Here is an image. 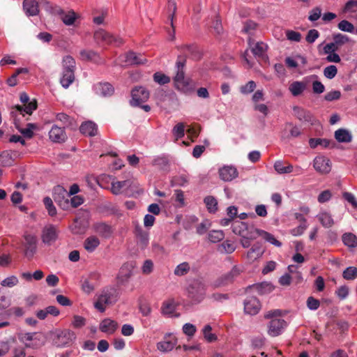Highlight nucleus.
I'll return each mask as SVG.
<instances>
[{"label": "nucleus", "mask_w": 357, "mask_h": 357, "mask_svg": "<svg viewBox=\"0 0 357 357\" xmlns=\"http://www.w3.org/2000/svg\"><path fill=\"white\" fill-rule=\"evenodd\" d=\"M118 300V293L114 289H103L96 295L94 307L100 312H104L107 305H112Z\"/></svg>", "instance_id": "f257e3e1"}, {"label": "nucleus", "mask_w": 357, "mask_h": 357, "mask_svg": "<svg viewBox=\"0 0 357 357\" xmlns=\"http://www.w3.org/2000/svg\"><path fill=\"white\" fill-rule=\"evenodd\" d=\"M75 61L71 56L63 59V71L60 78L61 86L68 89L75 80Z\"/></svg>", "instance_id": "f03ea898"}, {"label": "nucleus", "mask_w": 357, "mask_h": 357, "mask_svg": "<svg viewBox=\"0 0 357 357\" xmlns=\"http://www.w3.org/2000/svg\"><path fill=\"white\" fill-rule=\"evenodd\" d=\"M93 37L98 43L102 45L120 46L124 43L123 38L120 36L113 35L104 29H98L95 31Z\"/></svg>", "instance_id": "7ed1b4c3"}, {"label": "nucleus", "mask_w": 357, "mask_h": 357, "mask_svg": "<svg viewBox=\"0 0 357 357\" xmlns=\"http://www.w3.org/2000/svg\"><path fill=\"white\" fill-rule=\"evenodd\" d=\"M20 99L22 105H15L13 107V114L16 111L23 116L24 113L31 115L37 109V101L35 99L30 101L29 97L26 93H21Z\"/></svg>", "instance_id": "20e7f679"}, {"label": "nucleus", "mask_w": 357, "mask_h": 357, "mask_svg": "<svg viewBox=\"0 0 357 357\" xmlns=\"http://www.w3.org/2000/svg\"><path fill=\"white\" fill-rule=\"evenodd\" d=\"M23 239L24 254L27 258H32L37 248V236L34 234L25 231Z\"/></svg>", "instance_id": "39448f33"}, {"label": "nucleus", "mask_w": 357, "mask_h": 357, "mask_svg": "<svg viewBox=\"0 0 357 357\" xmlns=\"http://www.w3.org/2000/svg\"><path fill=\"white\" fill-rule=\"evenodd\" d=\"M53 198L63 210H68L70 208L68 193L62 186L58 185L54 188Z\"/></svg>", "instance_id": "423d86ee"}, {"label": "nucleus", "mask_w": 357, "mask_h": 357, "mask_svg": "<svg viewBox=\"0 0 357 357\" xmlns=\"http://www.w3.org/2000/svg\"><path fill=\"white\" fill-rule=\"evenodd\" d=\"M188 291L189 297L195 302H200L206 293L204 285L199 282L192 283Z\"/></svg>", "instance_id": "0eeeda50"}, {"label": "nucleus", "mask_w": 357, "mask_h": 357, "mask_svg": "<svg viewBox=\"0 0 357 357\" xmlns=\"http://www.w3.org/2000/svg\"><path fill=\"white\" fill-rule=\"evenodd\" d=\"M314 169L321 174H327L331 171V162L326 156L318 155L313 160Z\"/></svg>", "instance_id": "6e6552de"}, {"label": "nucleus", "mask_w": 357, "mask_h": 357, "mask_svg": "<svg viewBox=\"0 0 357 357\" xmlns=\"http://www.w3.org/2000/svg\"><path fill=\"white\" fill-rule=\"evenodd\" d=\"M100 275L98 273H91L82 284V290L86 294H91L99 284Z\"/></svg>", "instance_id": "1a4fd4ad"}, {"label": "nucleus", "mask_w": 357, "mask_h": 357, "mask_svg": "<svg viewBox=\"0 0 357 357\" xmlns=\"http://www.w3.org/2000/svg\"><path fill=\"white\" fill-rule=\"evenodd\" d=\"M149 98V92L144 87H135L132 91L131 105L139 106Z\"/></svg>", "instance_id": "9d476101"}, {"label": "nucleus", "mask_w": 357, "mask_h": 357, "mask_svg": "<svg viewBox=\"0 0 357 357\" xmlns=\"http://www.w3.org/2000/svg\"><path fill=\"white\" fill-rule=\"evenodd\" d=\"M294 115L301 121L306 122L314 125L317 122V119L313 114L308 110L303 107L295 106L293 108Z\"/></svg>", "instance_id": "9b49d317"}, {"label": "nucleus", "mask_w": 357, "mask_h": 357, "mask_svg": "<svg viewBox=\"0 0 357 357\" xmlns=\"http://www.w3.org/2000/svg\"><path fill=\"white\" fill-rule=\"evenodd\" d=\"M286 326L287 323L284 319H273L268 324L267 333L271 337L278 336Z\"/></svg>", "instance_id": "f8f14e48"}, {"label": "nucleus", "mask_w": 357, "mask_h": 357, "mask_svg": "<svg viewBox=\"0 0 357 357\" xmlns=\"http://www.w3.org/2000/svg\"><path fill=\"white\" fill-rule=\"evenodd\" d=\"M261 303L256 297H248L244 301V311L248 314H257L261 310Z\"/></svg>", "instance_id": "ddd939ff"}, {"label": "nucleus", "mask_w": 357, "mask_h": 357, "mask_svg": "<svg viewBox=\"0 0 357 357\" xmlns=\"http://www.w3.org/2000/svg\"><path fill=\"white\" fill-rule=\"evenodd\" d=\"M241 272V270L239 267L234 266L229 273L221 276L215 281V286L222 287L232 282L234 279L240 275Z\"/></svg>", "instance_id": "4468645a"}, {"label": "nucleus", "mask_w": 357, "mask_h": 357, "mask_svg": "<svg viewBox=\"0 0 357 357\" xmlns=\"http://www.w3.org/2000/svg\"><path fill=\"white\" fill-rule=\"evenodd\" d=\"M58 236V231L55 226L49 225L44 227L42 234V240L44 243L52 244Z\"/></svg>", "instance_id": "2eb2a0df"}, {"label": "nucleus", "mask_w": 357, "mask_h": 357, "mask_svg": "<svg viewBox=\"0 0 357 357\" xmlns=\"http://www.w3.org/2000/svg\"><path fill=\"white\" fill-rule=\"evenodd\" d=\"M22 6L27 16H36L39 14V3L36 0H24Z\"/></svg>", "instance_id": "dca6fc26"}, {"label": "nucleus", "mask_w": 357, "mask_h": 357, "mask_svg": "<svg viewBox=\"0 0 357 357\" xmlns=\"http://www.w3.org/2000/svg\"><path fill=\"white\" fill-rule=\"evenodd\" d=\"M118 326L119 324L116 321L106 318L100 322L99 329L102 333L112 335L117 330Z\"/></svg>", "instance_id": "f3484780"}, {"label": "nucleus", "mask_w": 357, "mask_h": 357, "mask_svg": "<svg viewBox=\"0 0 357 357\" xmlns=\"http://www.w3.org/2000/svg\"><path fill=\"white\" fill-rule=\"evenodd\" d=\"M219 175L222 180L231 181L238 176V172L234 167L224 166L219 169Z\"/></svg>", "instance_id": "a211bd4d"}, {"label": "nucleus", "mask_w": 357, "mask_h": 357, "mask_svg": "<svg viewBox=\"0 0 357 357\" xmlns=\"http://www.w3.org/2000/svg\"><path fill=\"white\" fill-rule=\"evenodd\" d=\"M252 227L248 225L242 221L236 220L232 224V231L234 234L241 236L248 235Z\"/></svg>", "instance_id": "6ab92c4d"}, {"label": "nucleus", "mask_w": 357, "mask_h": 357, "mask_svg": "<svg viewBox=\"0 0 357 357\" xmlns=\"http://www.w3.org/2000/svg\"><path fill=\"white\" fill-rule=\"evenodd\" d=\"M49 137L54 142H61L66 139V133L63 128L54 126L49 132Z\"/></svg>", "instance_id": "aec40b11"}, {"label": "nucleus", "mask_w": 357, "mask_h": 357, "mask_svg": "<svg viewBox=\"0 0 357 357\" xmlns=\"http://www.w3.org/2000/svg\"><path fill=\"white\" fill-rule=\"evenodd\" d=\"M60 19L67 26L74 25L76 20L79 18V15L73 10L64 11L59 13Z\"/></svg>", "instance_id": "412c9836"}, {"label": "nucleus", "mask_w": 357, "mask_h": 357, "mask_svg": "<svg viewBox=\"0 0 357 357\" xmlns=\"http://www.w3.org/2000/svg\"><path fill=\"white\" fill-rule=\"evenodd\" d=\"M306 88L307 84L301 81H294L289 85V91L293 96H301Z\"/></svg>", "instance_id": "4be33fe9"}, {"label": "nucleus", "mask_w": 357, "mask_h": 357, "mask_svg": "<svg viewBox=\"0 0 357 357\" xmlns=\"http://www.w3.org/2000/svg\"><path fill=\"white\" fill-rule=\"evenodd\" d=\"M95 90L97 94L102 96H109L114 91L112 85L108 82L98 83L95 86Z\"/></svg>", "instance_id": "5701e85b"}, {"label": "nucleus", "mask_w": 357, "mask_h": 357, "mask_svg": "<svg viewBox=\"0 0 357 357\" xmlns=\"http://www.w3.org/2000/svg\"><path fill=\"white\" fill-rule=\"evenodd\" d=\"M79 130L82 134L91 137L95 136L98 133V127L92 121H86L82 123Z\"/></svg>", "instance_id": "b1692460"}, {"label": "nucleus", "mask_w": 357, "mask_h": 357, "mask_svg": "<svg viewBox=\"0 0 357 357\" xmlns=\"http://www.w3.org/2000/svg\"><path fill=\"white\" fill-rule=\"evenodd\" d=\"M317 218L324 227L330 228L335 224L332 215L326 211H321Z\"/></svg>", "instance_id": "393cba45"}, {"label": "nucleus", "mask_w": 357, "mask_h": 357, "mask_svg": "<svg viewBox=\"0 0 357 357\" xmlns=\"http://www.w3.org/2000/svg\"><path fill=\"white\" fill-rule=\"evenodd\" d=\"M264 253L261 246L258 244H254L247 252V259L250 261H254L260 258Z\"/></svg>", "instance_id": "a878e982"}, {"label": "nucleus", "mask_w": 357, "mask_h": 357, "mask_svg": "<svg viewBox=\"0 0 357 357\" xmlns=\"http://www.w3.org/2000/svg\"><path fill=\"white\" fill-rule=\"evenodd\" d=\"M335 139L342 143H349L352 140V135L344 128H340L335 132Z\"/></svg>", "instance_id": "bb28decb"}, {"label": "nucleus", "mask_w": 357, "mask_h": 357, "mask_svg": "<svg viewBox=\"0 0 357 357\" xmlns=\"http://www.w3.org/2000/svg\"><path fill=\"white\" fill-rule=\"evenodd\" d=\"M249 45L251 47V51L256 57L263 58L265 52L267 50L268 46L262 42H258L252 47L250 40H249Z\"/></svg>", "instance_id": "cd10ccee"}, {"label": "nucleus", "mask_w": 357, "mask_h": 357, "mask_svg": "<svg viewBox=\"0 0 357 357\" xmlns=\"http://www.w3.org/2000/svg\"><path fill=\"white\" fill-rule=\"evenodd\" d=\"M275 170L280 174H289L294 172V169L293 165L287 162L276 161L274 164Z\"/></svg>", "instance_id": "c85d7f7f"}, {"label": "nucleus", "mask_w": 357, "mask_h": 357, "mask_svg": "<svg viewBox=\"0 0 357 357\" xmlns=\"http://www.w3.org/2000/svg\"><path fill=\"white\" fill-rule=\"evenodd\" d=\"M257 232V236L261 237L263 239H264L266 241L274 245L277 247H280L282 245L281 242H280L278 240H277L274 236L264 230L256 229Z\"/></svg>", "instance_id": "c756f323"}, {"label": "nucleus", "mask_w": 357, "mask_h": 357, "mask_svg": "<svg viewBox=\"0 0 357 357\" xmlns=\"http://www.w3.org/2000/svg\"><path fill=\"white\" fill-rule=\"evenodd\" d=\"M100 242L98 237L91 236L86 238L84 243V248L87 252H93L100 245Z\"/></svg>", "instance_id": "7c9ffc66"}, {"label": "nucleus", "mask_w": 357, "mask_h": 357, "mask_svg": "<svg viewBox=\"0 0 357 357\" xmlns=\"http://www.w3.org/2000/svg\"><path fill=\"white\" fill-rule=\"evenodd\" d=\"M342 241L344 245L349 248H356L357 247V236L353 233H344L342 236Z\"/></svg>", "instance_id": "2f4dec72"}, {"label": "nucleus", "mask_w": 357, "mask_h": 357, "mask_svg": "<svg viewBox=\"0 0 357 357\" xmlns=\"http://www.w3.org/2000/svg\"><path fill=\"white\" fill-rule=\"evenodd\" d=\"M95 231L103 237H109L112 233V227L105 223H98L94 225Z\"/></svg>", "instance_id": "473e14b6"}, {"label": "nucleus", "mask_w": 357, "mask_h": 357, "mask_svg": "<svg viewBox=\"0 0 357 357\" xmlns=\"http://www.w3.org/2000/svg\"><path fill=\"white\" fill-rule=\"evenodd\" d=\"M132 275L131 270L128 268V266H123L120 271L119 273V275L117 276V280L118 283L120 284H123L125 282H126L128 279L130 278Z\"/></svg>", "instance_id": "72a5a7b5"}, {"label": "nucleus", "mask_w": 357, "mask_h": 357, "mask_svg": "<svg viewBox=\"0 0 357 357\" xmlns=\"http://www.w3.org/2000/svg\"><path fill=\"white\" fill-rule=\"evenodd\" d=\"M130 181H115L114 180L112 182V186L110 188V191L114 195H119L122 192V189L125 187L130 185Z\"/></svg>", "instance_id": "f704fd0d"}, {"label": "nucleus", "mask_w": 357, "mask_h": 357, "mask_svg": "<svg viewBox=\"0 0 357 357\" xmlns=\"http://www.w3.org/2000/svg\"><path fill=\"white\" fill-rule=\"evenodd\" d=\"M180 82L181 85H182L183 86H181L179 85H175L176 88L178 90L181 91L184 93H189L194 91L195 85L192 80H191L190 79L185 78L183 79V80L180 81Z\"/></svg>", "instance_id": "c9c22d12"}, {"label": "nucleus", "mask_w": 357, "mask_h": 357, "mask_svg": "<svg viewBox=\"0 0 357 357\" xmlns=\"http://www.w3.org/2000/svg\"><path fill=\"white\" fill-rule=\"evenodd\" d=\"M257 238L256 228L252 227L248 235L241 236V244L243 248H247L251 245V241Z\"/></svg>", "instance_id": "e433bc0d"}, {"label": "nucleus", "mask_w": 357, "mask_h": 357, "mask_svg": "<svg viewBox=\"0 0 357 357\" xmlns=\"http://www.w3.org/2000/svg\"><path fill=\"white\" fill-rule=\"evenodd\" d=\"M114 180V178L110 175L102 174L98 178L97 181L101 188L109 190Z\"/></svg>", "instance_id": "4c0bfd02"}, {"label": "nucleus", "mask_w": 357, "mask_h": 357, "mask_svg": "<svg viewBox=\"0 0 357 357\" xmlns=\"http://www.w3.org/2000/svg\"><path fill=\"white\" fill-rule=\"evenodd\" d=\"M176 345L174 340L161 341L158 343L157 348L160 351L167 352L172 351Z\"/></svg>", "instance_id": "58836bf2"}, {"label": "nucleus", "mask_w": 357, "mask_h": 357, "mask_svg": "<svg viewBox=\"0 0 357 357\" xmlns=\"http://www.w3.org/2000/svg\"><path fill=\"white\" fill-rule=\"evenodd\" d=\"M343 13L348 14L349 16H353V14L357 13V0H349L348 1L343 9Z\"/></svg>", "instance_id": "ea45409f"}, {"label": "nucleus", "mask_w": 357, "mask_h": 357, "mask_svg": "<svg viewBox=\"0 0 357 357\" xmlns=\"http://www.w3.org/2000/svg\"><path fill=\"white\" fill-rule=\"evenodd\" d=\"M177 10L176 3L175 0H168L167 1V13L168 20H170L171 26L173 27V20Z\"/></svg>", "instance_id": "a19ab883"}, {"label": "nucleus", "mask_w": 357, "mask_h": 357, "mask_svg": "<svg viewBox=\"0 0 357 357\" xmlns=\"http://www.w3.org/2000/svg\"><path fill=\"white\" fill-rule=\"evenodd\" d=\"M176 308L175 301L173 299H169L165 301L162 306V312L164 314H172Z\"/></svg>", "instance_id": "79ce46f5"}, {"label": "nucleus", "mask_w": 357, "mask_h": 357, "mask_svg": "<svg viewBox=\"0 0 357 357\" xmlns=\"http://www.w3.org/2000/svg\"><path fill=\"white\" fill-rule=\"evenodd\" d=\"M125 63L126 65H133V64H140L142 63L143 61L141 59H139L137 55L132 52H130L125 55Z\"/></svg>", "instance_id": "37998d69"}, {"label": "nucleus", "mask_w": 357, "mask_h": 357, "mask_svg": "<svg viewBox=\"0 0 357 357\" xmlns=\"http://www.w3.org/2000/svg\"><path fill=\"white\" fill-rule=\"evenodd\" d=\"M29 70L27 68H22L16 70L15 73L7 79V83L10 86H15L17 84V77L21 74H28Z\"/></svg>", "instance_id": "c03bdc74"}, {"label": "nucleus", "mask_w": 357, "mask_h": 357, "mask_svg": "<svg viewBox=\"0 0 357 357\" xmlns=\"http://www.w3.org/2000/svg\"><path fill=\"white\" fill-rule=\"evenodd\" d=\"M38 129L37 124L28 123L25 128L19 129V131L26 138H32L33 136V130Z\"/></svg>", "instance_id": "a18cd8bd"}, {"label": "nucleus", "mask_w": 357, "mask_h": 357, "mask_svg": "<svg viewBox=\"0 0 357 357\" xmlns=\"http://www.w3.org/2000/svg\"><path fill=\"white\" fill-rule=\"evenodd\" d=\"M204 203L211 213H215L217 209L218 202L217 200L211 196H208L204 199Z\"/></svg>", "instance_id": "49530a36"}, {"label": "nucleus", "mask_w": 357, "mask_h": 357, "mask_svg": "<svg viewBox=\"0 0 357 357\" xmlns=\"http://www.w3.org/2000/svg\"><path fill=\"white\" fill-rule=\"evenodd\" d=\"M190 268V266L188 262H183L176 267L174 274L178 276L184 275L189 272Z\"/></svg>", "instance_id": "de8ad7c7"}, {"label": "nucleus", "mask_w": 357, "mask_h": 357, "mask_svg": "<svg viewBox=\"0 0 357 357\" xmlns=\"http://www.w3.org/2000/svg\"><path fill=\"white\" fill-rule=\"evenodd\" d=\"M342 276L347 280L356 279L357 278V268L354 266L348 267L343 271Z\"/></svg>", "instance_id": "09e8293b"}, {"label": "nucleus", "mask_w": 357, "mask_h": 357, "mask_svg": "<svg viewBox=\"0 0 357 357\" xmlns=\"http://www.w3.org/2000/svg\"><path fill=\"white\" fill-rule=\"evenodd\" d=\"M333 41L339 48L340 46L351 42V40L346 35L337 33L333 36Z\"/></svg>", "instance_id": "8fccbe9b"}, {"label": "nucleus", "mask_w": 357, "mask_h": 357, "mask_svg": "<svg viewBox=\"0 0 357 357\" xmlns=\"http://www.w3.org/2000/svg\"><path fill=\"white\" fill-rule=\"evenodd\" d=\"M153 80L156 83L163 85L169 83L170 82V78L160 72H157L153 75Z\"/></svg>", "instance_id": "3c124183"}, {"label": "nucleus", "mask_w": 357, "mask_h": 357, "mask_svg": "<svg viewBox=\"0 0 357 357\" xmlns=\"http://www.w3.org/2000/svg\"><path fill=\"white\" fill-rule=\"evenodd\" d=\"M43 202L46 209L48 211L49 215L51 216L55 215L56 214V209L53 204L52 199L48 197H46L43 199Z\"/></svg>", "instance_id": "603ef678"}, {"label": "nucleus", "mask_w": 357, "mask_h": 357, "mask_svg": "<svg viewBox=\"0 0 357 357\" xmlns=\"http://www.w3.org/2000/svg\"><path fill=\"white\" fill-rule=\"evenodd\" d=\"M224 238L222 231L213 230L208 234V239L212 243H218Z\"/></svg>", "instance_id": "864d4df0"}, {"label": "nucleus", "mask_w": 357, "mask_h": 357, "mask_svg": "<svg viewBox=\"0 0 357 357\" xmlns=\"http://www.w3.org/2000/svg\"><path fill=\"white\" fill-rule=\"evenodd\" d=\"M337 27L342 31L352 33L354 31V26L353 24L346 20L340 21L337 25Z\"/></svg>", "instance_id": "5fc2aeb1"}, {"label": "nucleus", "mask_w": 357, "mask_h": 357, "mask_svg": "<svg viewBox=\"0 0 357 357\" xmlns=\"http://www.w3.org/2000/svg\"><path fill=\"white\" fill-rule=\"evenodd\" d=\"M212 328L210 325H206L203 328L204 338L208 342H212L217 340V336L211 333Z\"/></svg>", "instance_id": "6e6d98bb"}, {"label": "nucleus", "mask_w": 357, "mask_h": 357, "mask_svg": "<svg viewBox=\"0 0 357 357\" xmlns=\"http://www.w3.org/2000/svg\"><path fill=\"white\" fill-rule=\"evenodd\" d=\"M18 282V278L15 275H12L2 280L1 282V285L3 287H13L17 285Z\"/></svg>", "instance_id": "4d7b16f0"}, {"label": "nucleus", "mask_w": 357, "mask_h": 357, "mask_svg": "<svg viewBox=\"0 0 357 357\" xmlns=\"http://www.w3.org/2000/svg\"><path fill=\"white\" fill-rule=\"evenodd\" d=\"M337 73V68L335 66L331 65L326 67L324 70V75L328 79L334 78Z\"/></svg>", "instance_id": "13d9d810"}, {"label": "nucleus", "mask_w": 357, "mask_h": 357, "mask_svg": "<svg viewBox=\"0 0 357 357\" xmlns=\"http://www.w3.org/2000/svg\"><path fill=\"white\" fill-rule=\"evenodd\" d=\"M256 88V83L251 80L245 85L241 86L240 91L243 94H249L254 91Z\"/></svg>", "instance_id": "bf43d9fd"}, {"label": "nucleus", "mask_w": 357, "mask_h": 357, "mask_svg": "<svg viewBox=\"0 0 357 357\" xmlns=\"http://www.w3.org/2000/svg\"><path fill=\"white\" fill-rule=\"evenodd\" d=\"M286 36L289 40L294 42H300L301 40V34L293 30H287L286 31Z\"/></svg>", "instance_id": "052dcab7"}, {"label": "nucleus", "mask_w": 357, "mask_h": 357, "mask_svg": "<svg viewBox=\"0 0 357 357\" xmlns=\"http://www.w3.org/2000/svg\"><path fill=\"white\" fill-rule=\"evenodd\" d=\"M1 162L4 166H10L13 163V160L8 152H3L0 155Z\"/></svg>", "instance_id": "680f3d73"}, {"label": "nucleus", "mask_w": 357, "mask_h": 357, "mask_svg": "<svg viewBox=\"0 0 357 357\" xmlns=\"http://www.w3.org/2000/svg\"><path fill=\"white\" fill-rule=\"evenodd\" d=\"M282 315V312L280 310H272L266 312L264 317L266 319H279L278 317H281Z\"/></svg>", "instance_id": "e2e57ef3"}, {"label": "nucleus", "mask_w": 357, "mask_h": 357, "mask_svg": "<svg viewBox=\"0 0 357 357\" xmlns=\"http://www.w3.org/2000/svg\"><path fill=\"white\" fill-rule=\"evenodd\" d=\"M72 324L74 328H82L86 324V319L82 316L75 315Z\"/></svg>", "instance_id": "0e129e2a"}, {"label": "nucleus", "mask_w": 357, "mask_h": 357, "mask_svg": "<svg viewBox=\"0 0 357 357\" xmlns=\"http://www.w3.org/2000/svg\"><path fill=\"white\" fill-rule=\"evenodd\" d=\"M321 15V9L319 7L314 8L310 13L308 19L311 22L317 21Z\"/></svg>", "instance_id": "69168bd1"}, {"label": "nucleus", "mask_w": 357, "mask_h": 357, "mask_svg": "<svg viewBox=\"0 0 357 357\" xmlns=\"http://www.w3.org/2000/svg\"><path fill=\"white\" fill-rule=\"evenodd\" d=\"M319 36V33L316 29H310L306 36L305 40L309 43H314Z\"/></svg>", "instance_id": "338daca9"}, {"label": "nucleus", "mask_w": 357, "mask_h": 357, "mask_svg": "<svg viewBox=\"0 0 357 357\" xmlns=\"http://www.w3.org/2000/svg\"><path fill=\"white\" fill-rule=\"evenodd\" d=\"M222 250L227 253H232L236 250L234 242L231 241H225L221 244Z\"/></svg>", "instance_id": "774afa93"}]
</instances>
